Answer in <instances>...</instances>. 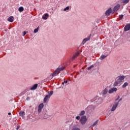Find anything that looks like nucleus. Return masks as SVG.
I'll return each instance as SVG.
<instances>
[{
	"label": "nucleus",
	"mask_w": 130,
	"mask_h": 130,
	"mask_svg": "<svg viewBox=\"0 0 130 130\" xmlns=\"http://www.w3.org/2000/svg\"><path fill=\"white\" fill-rule=\"evenodd\" d=\"M78 55H80V52H77L73 56L72 58V60H74L75 58H77Z\"/></svg>",
	"instance_id": "nucleus-6"
},
{
	"label": "nucleus",
	"mask_w": 130,
	"mask_h": 130,
	"mask_svg": "<svg viewBox=\"0 0 130 130\" xmlns=\"http://www.w3.org/2000/svg\"><path fill=\"white\" fill-rule=\"evenodd\" d=\"M68 10H70V7H67L65 9H64V11H68Z\"/></svg>",
	"instance_id": "nucleus-26"
},
{
	"label": "nucleus",
	"mask_w": 130,
	"mask_h": 130,
	"mask_svg": "<svg viewBox=\"0 0 130 130\" xmlns=\"http://www.w3.org/2000/svg\"><path fill=\"white\" fill-rule=\"evenodd\" d=\"M120 20H122V18H123V15H119Z\"/></svg>",
	"instance_id": "nucleus-27"
},
{
	"label": "nucleus",
	"mask_w": 130,
	"mask_h": 130,
	"mask_svg": "<svg viewBox=\"0 0 130 130\" xmlns=\"http://www.w3.org/2000/svg\"><path fill=\"white\" fill-rule=\"evenodd\" d=\"M118 105V103H115L114 104L113 106L111 109V111H114L115 109H116V107H117V106Z\"/></svg>",
	"instance_id": "nucleus-8"
},
{
	"label": "nucleus",
	"mask_w": 130,
	"mask_h": 130,
	"mask_svg": "<svg viewBox=\"0 0 130 130\" xmlns=\"http://www.w3.org/2000/svg\"><path fill=\"white\" fill-rule=\"evenodd\" d=\"M8 21L9 22H11L12 23V22H14V17L13 16H10L8 18Z\"/></svg>",
	"instance_id": "nucleus-12"
},
{
	"label": "nucleus",
	"mask_w": 130,
	"mask_h": 130,
	"mask_svg": "<svg viewBox=\"0 0 130 130\" xmlns=\"http://www.w3.org/2000/svg\"><path fill=\"white\" fill-rule=\"evenodd\" d=\"M129 2V0H123L122 1V4H127Z\"/></svg>",
	"instance_id": "nucleus-20"
},
{
	"label": "nucleus",
	"mask_w": 130,
	"mask_h": 130,
	"mask_svg": "<svg viewBox=\"0 0 130 130\" xmlns=\"http://www.w3.org/2000/svg\"><path fill=\"white\" fill-rule=\"evenodd\" d=\"M84 114H85V111H82L79 114V115H80V116H82V115H84Z\"/></svg>",
	"instance_id": "nucleus-21"
},
{
	"label": "nucleus",
	"mask_w": 130,
	"mask_h": 130,
	"mask_svg": "<svg viewBox=\"0 0 130 130\" xmlns=\"http://www.w3.org/2000/svg\"><path fill=\"white\" fill-rule=\"evenodd\" d=\"M93 68H94V66L93 65H91V66L87 68V70H88V71H90V70H92Z\"/></svg>",
	"instance_id": "nucleus-22"
},
{
	"label": "nucleus",
	"mask_w": 130,
	"mask_h": 130,
	"mask_svg": "<svg viewBox=\"0 0 130 130\" xmlns=\"http://www.w3.org/2000/svg\"><path fill=\"white\" fill-rule=\"evenodd\" d=\"M123 80H124V76H119L117 78V80L115 82L114 84V87H116V86H118V85H119L120 83H122V82H123Z\"/></svg>",
	"instance_id": "nucleus-1"
},
{
	"label": "nucleus",
	"mask_w": 130,
	"mask_h": 130,
	"mask_svg": "<svg viewBox=\"0 0 130 130\" xmlns=\"http://www.w3.org/2000/svg\"><path fill=\"white\" fill-rule=\"evenodd\" d=\"M26 35V31L23 32V36Z\"/></svg>",
	"instance_id": "nucleus-31"
},
{
	"label": "nucleus",
	"mask_w": 130,
	"mask_h": 130,
	"mask_svg": "<svg viewBox=\"0 0 130 130\" xmlns=\"http://www.w3.org/2000/svg\"><path fill=\"white\" fill-rule=\"evenodd\" d=\"M120 8V5H117L116 6L114 7V11L115 12L116 11H118V10H119Z\"/></svg>",
	"instance_id": "nucleus-10"
},
{
	"label": "nucleus",
	"mask_w": 130,
	"mask_h": 130,
	"mask_svg": "<svg viewBox=\"0 0 130 130\" xmlns=\"http://www.w3.org/2000/svg\"><path fill=\"white\" fill-rule=\"evenodd\" d=\"M111 13V8H110L106 12L105 14L106 15V16H109V15H110Z\"/></svg>",
	"instance_id": "nucleus-11"
},
{
	"label": "nucleus",
	"mask_w": 130,
	"mask_h": 130,
	"mask_svg": "<svg viewBox=\"0 0 130 130\" xmlns=\"http://www.w3.org/2000/svg\"><path fill=\"white\" fill-rule=\"evenodd\" d=\"M19 12H23L24 11V8L23 7H20L18 8Z\"/></svg>",
	"instance_id": "nucleus-16"
},
{
	"label": "nucleus",
	"mask_w": 130,
	"mask_h": 130,
	"mask_svg": "<svg viewBox=\"0 0 130 130\" xmlns=\"http://www.w3.org/2000/svg\"><path fill=\"white\" fill-rule=\"evenodd\" d=\"M98 123V120H96L95 122H94V123L91 125V126H95L96 124Z\"/></svg>",
	"instance_id": "nucleus-24"
},
{
	"label": "nucleus",
	"mask_w": 130,
	"mask_h": 130,
	"mask_svg": "<svg viewBox=\"0 0 130 130\" xmlns=\"http://www.w3.org/2000/svg\"><path fill=\"white\" fill-rule=\"evenodd\" d=\"M126 86H128V83L127 82H125L122 85V88H125Z\"/></svg>",
	"instance_id": "nucleus-18"
},
{
	"label": "nucleus",
	"mask_w": 130,
	"mask_h": 130,
	"mask_svg": "<svg viewBox=\"0 0 130 130\" xmlns=\"http://www.w3.org/2000/svg\"><path fill=\"white\" fill-rule=\"evenodd\" d=\"M105 57H106V56L104 55H102L101 57H100V59H104V58H105Z\"/></svg>",
	"instance_id": "nucleus-23"
},
{
	"label": "nucleus",
	"mask_w": 130,
	"mask_h": 130,
	"mask_svg": "<svg viewBox=\"0 0 130 130\" xmlns=\"http://www.w3.org/2000/svg\"><path fill=\"white\" fill-rule=\"evenodd\" d=\"M64 83H65V84H68V80H64Z\"/></svg>",
	"instance_id": "nucleus-29"
},
{
	"label": "nucleus",
	"mask_w": 130,
	"mask_h": 130,
	"mask_svg": "<svg viewBox=\"0 0 130 130\" xmlns=\"http://www.w3.org/2000/svg\"><path fill=\"white\" fill-rule=\"evenodd\" d=\"M64 82H62V85H64Z\"/></svg>",
	"instance_id": "nucleus-33"
},
{
	"label": "nucleus",
	"mask_w": 130,
	"mask_h": 130,
	"mask_svg": "<svg viewBox=\"0 0 130 130\" xmlns=\"http://www.w3.org/2000/svg\"><path fill=\"white\" fill-rule=\"evenodd\" d=\"M20 116H24L25 115V112L24 111H21L19 113Z\"/></svg>",
	"instance_id": "nucleus-19"
},
{
	"label": "nucleus",
	"mask_w": 130,
	"mask_h": 130,
	"mask_svg": "<svg viewBox=\"0 0 130 130\" xmlns=\"http://www.w3.org/2000/svg\"><path fill=\"white\" fill-rule=\"evenodd\" d=\"M8 115H11V113H9Z\"/></svg>",
	"instance_id": "nucleus-32"
},
{
	"label": "nucleus",
	"mask_w": 130,
	"mask_h": 130,
	"mask_svg": "<svg viewBox=\"0 0 130 130\" xmlns=\"http://www.w3.org/2000/svg\"><path fill=\"white\" fill-rule=\"evenodd\" d=\"M88 40H90V37L84 39L83 41V43H85L86 41H88Z\"/></svg>",
	"instance_id": "nucleus-17"
},
{
	"label": "nucleus",
	"mask_w": 130,
	"mask_h": 130,
	"mask_svg": "<svg viewBox=\"0 0 130 130\" xmlns=\"http://www.w3.org/2000/svg\"><path fill=\"white\" fill-rule=\"evenodd\" d=\"M48 17V14H44V16L42 17V18L45 20H47Z\"/></svg>",
	"instance_id": "nucleus-15"
},
{
	"label": "nucleus",
	"mask_w": 130,
	"mask_h": 130,
	"mask_svg": "<svg viewBox=\"0 0 130 130\" xmlns=\"http://www.w3.org/2000/svg\"><path fill=\"white\" fill-rule=\"evenodd\" d=\"M44 106V105H43V103H41L39 105L38 110V113H40L41 111H42V109H43V107Z\"/></svg>",
	"instance_id": "nucleus-4"
},
{
	"label": "nucleus",
	"mask_w": 130,
	"mask_h": 130,
	"mask_svg": "<svg viewBox=\"0 0 130 130\" xmlns=\"http://www.w3.org/2000/svg\"><path fill=\"white\" fill-rule=\"evenodd\" d=\"M63 70H64V67L59 68L56 69L55 71L53 73L52 75V77L53 78V77H55V76L58 75V74H59V72H60V71H62Z\"/></svg>",
	"instance_id": "nucleus-2"
},
{
	"label": "nucleus",
	"mask_w": 130,
	"mask_h": 130,
	"mask_svg": "<svg viewBox=\"0 0 130 130\" xmlns=\"http://www.w3.org/2000/svg\"><path fill=\"white\" fill-rule=\"evenodd\" d=\"M121 100H122V99H120L119 100V101H121Z\"/></svg>",
	"instance_id": "nucleus-34"
},
{
	"label": "nucleus",
	"mask_w": 130,
	"mask_h": 130,
	"mask_svg": "<svg viewBox=\"0 0 130 130\" xmlns=\"http://www.w3.org/2000/svg\"><path fill=\"white\" fill-rule=\"evenodd\" d=\"M38 30H39V27H38L37 28H36L34 30V33H37L38 32Z\"/></svg>",
	"instance_id": "nucleus-25"
},
{
	"label": "nucleus",
	"mask_w": 130,
	"mask_h": 130,
	"mask_svg": "<svg viewBox=\"0 0 130 130\" xmlns=\"http://www.w3.org/2000/svg\"><path fill=\"white\" fill-rule=\"evenodd\" d=\"M130 29V24L125 25L124 28V31H128Z\"/></svg>",
	"instance_id": "nucleus-9"
},
{
	"label": "nucleus",
	"mask_w": 130,
	"mask_h": 130,
	"mask_svg": "<svg viewBox=\"0 0 130 130\" xmlns=\"http://www.w3.org/2000/svg\"><path fill=\"white\" fill-rule=\"evenodd\" d=\"M76 118L78 120H79V119H80V116H77V117H76Z\"/></svg>",
	"instance_id": "nucleus-30"
},
{
	"label": "nucleus",
	"mask_w": 130,
	"mask_h": 130,
	"mask_svg": "<svg viewBox=\"0 0 130 130\" xmlns=\"http://www.w3.org/2000/svg\"><path fill=\"white\" fill-rule=\"evenodd\" d=\"M52 94H53V91H51L50 92V93H49V94H48V95H50V96H51V95H52Z\"/></svg>",
	"instance_id": "nucleus-28"
},
{
	"label": "nucleus",
	"mask_w": 130,
	"mask_h": 130,
	"mask_svg": "<svg viewBox=\"0 0 130 130\" xmlns=\"http://www.w3.org/2000/svg\"><path fill=\"white\" fill-rule=\"evenodd\" d=\"M80 121L81 123V124L84 125L86 123V122L87 121V118L85 116H83L81 117Z\"/></svg>",
	"instance_id": "nucleus-3"
},
{
	"label": "nucleus",
	"mask_w": 130,
	"mask_h": 130,
	"mask_svg": "<svg viewBox=\"0 0 130 130\" xmlns=\"http://www.w3.org/2000/svg\"><path fill=\"white\" fill-rule=\"evenodd\" d=\"M107 92H108V89L107 88H105L102 91L103 95H106L107 94Z\"/></svg>",
	"instance_id": "nucleus-14"
},
{
	"label": "nucleus",
	"mask_w": 130,
	"mask_h": 130,
	"mask_svg": "<svg viewBox=\"0 0 130 130\" xmlns=\"http://www.w3.org/2000/svg\"><path fill=\"white\" fill-rule=\"evenodd\" d=\"M38 87V84H35L32 87L30 88V90H36Z\"/></svg>",
	"instance_id": "nucleus-13"
},
{
	"label": "nucleus",
	"mask_w": 130,
	"mask_h": 130,
	"mask_svg": "<svg viewBox=\"0 0 130 130\" xmlns=\"http://www.w3.org/2000/svg\"><path fill=\"white\" fill-rule=\"evenodd\" d=\"M50 98V95H46L44 99V103H46L48 100Z\"/></svg>",
	"instance_id": "nucleus-5"
},
{
	"label": "nucleus",
	"mask_w": 130,
	"mask_h": 130,
	"mask_svg": "<svg viewBox=\"0 0 130 130\" xmlns=\"http://www.w3.org/2000/svg\"><path fill=\"white\" fill-rule=\"evenodd\" d=\"M117 91V88L114 87L111 88L109 91V93L111 94L113 93V92H116Z\"/></svg>",
	"instance_id": "nucleus-7"
}]
</instances>
